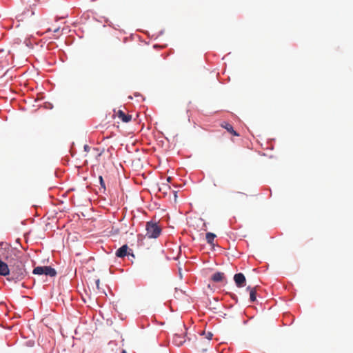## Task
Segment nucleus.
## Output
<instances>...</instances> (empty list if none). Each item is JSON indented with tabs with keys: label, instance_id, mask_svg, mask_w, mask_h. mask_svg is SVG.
<instances>
[{
	"label": "nucleus",
	"instance_id": "nucleus-5",
	"mask_svg": "<svg viewBox=\"0 0 353 353\" xmlns=\"http://www.w3.org/2000/svg\"><path fill=\"white\" fill-rule=\"evenodd\" d=\"M3 252V249L0 248V255L1 254V252ZM10 273V269L8 268V265L7 263L2 261L1 259H0V275L1 276H7Z\"/></svg>",
	"mask_w": 353,
	"mask_h": 353
},
{
	"label": "nucleus",
	"instance_id": "nucleus-14",
	"mask_svg": "<svg viewBox=\"0 0 353 353\" xmlns=\"http://www.w3.org/2000/svg\"><path fill=\"white\" fill-rule=\"evenodd\" d=\"M203 334L205 336V337L208 340L210 341L213 336V334L210 332H208L207 333L203 332Z\"/></svg>",
	"mask_w": 353,
	"mask_h": 353
},
{
	"label": "nucleus",
	"instance_id": "nucleus-4",
	"mask_svg": "<svg viewBox=\"0 0 353 353\" xmlns=\"http://www.w3.org/2000/svg\"><path fill=\"white\" fill-rule=\"evenodd\" d=\"M234 281L238 288H242L245 285V277L242 273H237L234 276Z\"/></svg>",
	"mask_w": 353,
	"mask_h": 353
},
{
	"label": "nucleus",
	"instance_id": "nucleus-13",
	"mask_svg": "<svg viewBox=\"0 0 353 353\" xmlns=\"http://www.w3.org/2000/svg\"><path fill=\"white\" fill-rule=\"evenodd\" d=\"M215 237H216V234L214 233H212V232L206 233V236H205L206 241H207L208 243H209L210 245H214V240Z\"/></svg>",
	"mask_w": 353,
	"mask_h": 353
},
{
	"label": "nucleus",
	"instance_id": "nucleus-16",
	"mask_svg": "<svg viewBox=\"0 0 353 353\" xmlns=\"http://www.w3.org/2000/svg\"><path fill=\"white\" fill-rule=\"evenodd\" d=\"M95 283H96L97 288L98 290H99L100 289V286H99V285H100V280L99 279H97Z\"/></svg>",
	"mask_w": 353,
	"mask_h": 353
},
{
	"label": "nucleus",
	"instance_id": "nucleus-1",
	"mask_svg": "<svg viewBox=\"0 0 353 353\" xmlns=\"http://www.w3.org/2000/svg\"><path fill=\"white\" fill-rule=\"evenodd\" d=\"M5 258L10 264L14 279L18 280L23 279L26 276L27 271L24 268V264L21 257L16 256V258H9L8 256H6Z\"/></svg>",
	"mask_w": 353,
	"mask_h": 353
},
{
	"label": "nucleus",
	"instance_id": "nucleus-6",
	"mask_svg": "<svg viewBox=\"0 0 353 353\" xmlns=\"http://www.w3.org/2000/svg\"><path fill=\"white\" fill-rule=\"evenodd\" d=\"M9 53L4 50H0V66L6 67L8 65Z\"/></svg>",
	"mask_w": 353,
	"mask_h": 353
},
{
	"label": "nucleus",
	"instance_id": "nucleus-2",
	"mask_svg": "<svg viewBox=\"0 0 353 353\" xmlns=\"http://www.w3.org/2000/svg\"><path fill=\"white\" fill-rule=\"evenodd\" d=\"M160 227L155 223L148 222L146 223V236L148 238H157L161 234Z\"/></svg>",
	"mask_w": 353,
	"mask_h": 353
},
{
	"label": "nucleus",
	"instance_id": "nucleus-18",
	"mask_svg": "<svg viewBox=\"0 0 353 353\" xmlns=\"http://www.w3.org/2000/svg\"><path fill=\"white\" fill-rule=\"evenodd\" d=\"M121 353H127V352H126L125 350H123L121 351Z\"/></svg>",
	"mask_w": 353,
	"mask_h": 353
},
{
	"label": "nucleus",
	"instance_id": "nucleus-7",
	"mask_svg": "<svg viewBox=\"0 0 353 353\" xmlns=\"http://www.w3.org/2000/svg\"><path fill=\"white\" fill-rule=\"evenodd\" d=\"M185 341V336L183 334H175L173 336L172 342L176 346L182 345Z\"/></svg>",
	"mask_w": 353,
	"mask_h": 353
},
{
	"label": "nucleus",
	"instance_id": "nucleus-12",
	"mask_svg": "<svg viewBox=\"0 0 353 353\" xmlns=\"http://www.w3.org/2000/svg\"><path fill=\"white\" fill-rule=\"evenodd\" d=\"M247 290L250 291V300L251 302H254L256 299V287L251 288L248 286Z\"/></svg>",
	"mask_w": 353,
	"mask_h": 353
},
{
	"label": "nucleus",
	"instance_id": "nucleus-15",
	"mask_svg": "<svg viewBox=\"0 0 353 353\" xmlns=\"http://www.w3.org/2000/svg\"><path fill=\"white\" fill-rule=\"evenodd\" d=\"M99 181H100V185L103 188V189H105V182L103 179V177L101 176H99Z\"/></svg>",
	"mask_w": 353,
	"mask_h": 353
},
{
	"label": "nucleus",
	"instance_id": "nucleus-10",
	"mask_svg": "<svg viewBox=\"0 0 353 353\" xmlns=\"http://www.w3.org/2000/svg\"><path fill=\"white\" fill-rule=\"evenodd\" d=\"M221 126L225 128L228 132L231 133L234 136H239V134L233 129L232 125L227 122H223Z\"/></svg>",
	"mask_w": 353,
	"mask_h": 353
},
{
	"label": "nucleus",
	"instance_id": "nucleus-8",
	"mask_svg": "<svg viewBox=\"0 0 353 353\" xmlns=\"http://www.w3.org/2000/svg\"><path fill=\"white\" fill-rule=\"evenodd\" d=\"M117 117L125 123H128L132 120V115L126 114L123 110H118Z\"/></svg>",
	"mask_w": 353,
	"mask_h": 353
},
{
	"label": "nucleus",
	"instance_id": "nucleus-17",
	"mask_svg": "<svg viewBox=\"0 0 353 353\" xmlns=\"http://www.w3.org/2000/svg\"><path fill=\"white\" fill-rule=\"evenodd\" d=\"M90 148L88 145H84V150L86 151V152H89L90 151Z\"/></svg>",
	"mask_w": 353,
	"mask_h": 353
},
{
	"label": "nucleus",
	"instance_id": "nucleus-9",
	"mask_svg": "<svg viewBox=\"0 0 353 353\" xmlns=\"http://www.w3.org/2000/svg\"><path fill=\"white\" fill-rule=\"evenodd\" d=\"M128 246L127 245H123L116 251V256L120 258L125 256L128 254Z\"/></svg>",
	"mask_w": 353,
	"mask_h": 353
},
{
	"label": "nucleus",
	"instance_id": "nucleus-11",
	"mask_svg": "<svg viewBox=\"0 0 353 353\" xmlns=\"http://www.w3.org/2000/svg\"><path fill=\"white\" fill-rule=\"evenodd\" d=\"M225 279V274L223 272H215L211 277L212 281L214 282H221Z\"/></svg>",
	"mask_w": 353,
	"mask_h": 353
},
{
	"label": "nucleus",
	"instance_id": "nucleus-3",
	"mask_svg": "<svg viewBox=\"0 0 353 353\" xmlns=\"http://www.w3.org/2000/svg\"><path fill=\"white\" fill-rule=\"evenodd\" d=\"M34 274H45L50 276H54L57 274L56 270L50 266H38L33 270Z\"/></svg>",
	"mask_w": 353,
	"mask_h": 353
}]
</instances>
